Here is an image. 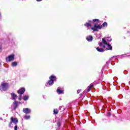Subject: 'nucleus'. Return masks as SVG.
<instances>
[{
  "instance_id": "nucleus-24",
  "label": "nucleus",
  "mask_w": 130,
  "mask_h": 130,
  "mask_svg": "<svg viewBox=\"0 0 130 130\" xmlns=\"http://www.w3.org/2000/svg\"><path fill=\"white\" fill-rule=\"evenodd\" d=\"M30 115H28V116L26 115L24 116V119H30Z\"/></svg>"
},
{
  "instance_id": "nucleus-39",
  "label": "nucleus",
  "mask_w": 130,
  "mask_h": 130,
  "mask_svg": "<svg viewBox=\"0 0 130 130\" xmlns=\"http://www.w3.org/2000/svg\"><path fill=\"white\" fill-rule=\"evenodd\" d=\"M121 86H122V87H123V86H125V85L124 84V83H122V84H121Z\"/></svg>"
},
{
  "instance_id": "nucleus-36",
  "label": "nucleus",
  "mask_w": 130,
  "mask_h": 130,
  "mask_svg": "<svg viewBox=\"0 0 130 130\" xmlns=\"http://www.w3.org/2000/svg\"><path fill=\"white\" fill-rule=\"evenodd\" d=\"M88 23H92V20H88Z\"/></svg>"
},
{
  "instance_id": "nucleus-5",
  "label": "nucleus",
  "mask_w": 130,
  "mask_h": 130,
  "mask_svg": "<svg viewBox=\"0 0 130 130\" xmlns=\"http://www.w3.org/2000/svg\"><path fill=\"white\" fill-rule=\"evenodd\" d=\"M14 59H15V55L14 54L10 55L6 58V60L7 62H10V61L14 60Z\"/></svg>"
},
{
  "instance_id": "nucleus-38",
  "label": "nucleus",
  "mask_w": 130,
  "mask_h": 130,
  "mask_svg": "<svg viewBox=\"0 0 130 130\" xmlns=\"http://www.w3.org/2000/svg\"><path fill=\"white\" fill-rule=\"evenodd\" d=\"M0 19H2V13L0 12Z\"/></svg>"
},
{
  "instance_id": "nucleus-2",
  "label": "nucleus",
  "mask_w": 130,
  "mask_h": 130,
  "mask_svg": "<svg viewBox=\"0 0 130 130\" xmlns=\"http://www.w3.org/2000/svg\"><path fill=\"white\" fill-rule=\"evenodd\" d=\"M56 80L57 78L54 75H51L49 77V80L47 81V82L45 84L46 87H51L52 85L54 84V82H56Z\"/></svg>"
},
{
  "instance_id": "nucleus-23",
  "label": "nucleus",
  "mask_w": 130,
  "mask_h": 130,
  "mask_svg": "<svg viewBox=\"0 0 130 130\" xmlns=\"http://www.w3.org/2000/svg\"><path fill=\"white\" fill-rule=\"evenodd\" d=\"M54 114H58V110L57 109H55L53 110Z\"/></svg>"
},
{
  "instance_id": "nucleus-35",
  "label": "nucleus",
  "mask_w": 130,
  "mask_h": 130,
  "mask_svg": "<svg viewBox=\"0 0 130 130\" xmlns=\"http://www.w3.org/2000/svg\"><path fill=\"white\" fill-rule=\"evenodd\" d=\"M103 71H104V68H102V69L101 70L102 74H103Z\"/></svg>"
},
{
  "instance_id": "nucleus-46",
  "label": "nucleus",
  "mask_w": 130,
  "mask_h": 130,
  "mask_svg": "<svg viewBox=\"0 0 130 130\" xmlns=\"http://www.w3.org/2000/svg\"><path fill=\"white\" fill-rule=\"evenodd\" d=\"M82 1H84V0H81Z\"/></svg>"
},
{
  "instance_id": "nucleus-17",
  "label": "nucleus",
  "mask_w": 130,
  "mask_h": 130,
  "mask_svg": "<svg viewBox=\"0 0 130 130\" xmlns=\"http://www.w3.org/2000/svg\"><path fill=\"white\" fill-rule=\"evenodd\" d=\"M84 26L87 28H89V27H91L92 25L89 22H86L85 24H84Z\"/></svg>"
},
{
  "instance_id": "nucleus-7",
  "label": "nucleus",
  "mask_w": 130,
  "mask_h": 130,
  "mask_svg": "<svg viewBox=\"0 0 130 130\" xmlns=\"http://www.w3.org/2000/svg\"><path fill=\"white\" fill-rule=\"evenodd\" d=\"M103 44L106 45L108 44V43H107V41L106 39L105 40V38H103L102 42H100L99 43V45L100 46V47H102V45H103Z\"/></svg>"
},
{
  "instance_id": "nucleus-25",
  "label": "nucleus",
  "mask_w": 130,
  "mask_h": 130,
  "mask_svg": "<svg viewBox=\"0 0 130 130\" xmlns=\"http://www.w3.org/2000/svg\"><path fill=\"white\" fill-rule=\"evenodd\" d=\"M110 63V61H107L106 63V65L105 66V68H107L108 67V64Z\"/></svg>"
},
{
  "instance_id": "nucleus-41",
  "label": "nucleus",
  "mask_w": 130,
  "mask_h": 130,
  "mask_svg": "<svg viewBox=\"0 0 130 130\" xmlns=\"http://www.w3.org/2000/svg\"><path fill=\"white\" fill-rule=\"evenodd\" d=\"M1 120H3V118H0Z\"/></svg>"
},
{
  "instance_id": "nucleus-22",
  "label": "nucleus",
  "mask_w": 130,
  "mask_h": 130,
  "mask_svg": "<svg viewBox=\"0 0 130 130\" xmlns=\"http://www.w3.org/2000/svg\"><path fill=\"white\" fill-rule=\"evenodd\" d=\"M106 40H107V42H111V41H112V39L109 37L106 38Z\"/></svg>"
},
{
  "instance_id": "nucleus-20",
  "label": "nucleus",
  "mask_w": 130,
  "mask_h": 130,
  "mask_svg": "<svg viewBox=\"0 0 130 130\" xmlns=\"http://www.w3.org/2000/svg\"><path fill=\"white\" fill-rule=\"evenodd\" d=\"M17 66H18V62L17 61L12 62V67H17Z\"/></svg>"
},
{
  "instance_id": "nucleus-15",
  "label": "nucleus",
  "mask_w": 130,
  "mask_h": 130,
  "mask_svg": "<svg viewBox=\"0 0 130 130\" xmlns=\"http://www.w3.org/2000/svg\"><path fill=\"white\" fill-rule=\"evenodd\" d=\"M97 51L99 52H104V49L100 47L96 48Z\"/></svg>"
},
{
  "instance_id": "nucleus-6",
  "label": "nucleus",
  "mask_w": 130,
  "mask_h": 130,
  "mask_svg": "<svg viewBox=\"0 0 130 130\" xmlns=\"http://www.w3.org/2000/svg\"><path fill=\"white\" fill-rule=\"evenodd\" d=\"M90 87H89V86H88L87 87V89H85L83 92V94H82V93H81L80 94V96H83V98L82 99L85 97V95H86V94H87V93H88V92H90Z\"/></svg>"
},
{
  "instance_id": "nucleus-13",
  "label": "nucleus",
  "mask_w": 130,
  "mask_h": 130,
  "mask_svg": "<svg viewBox=\"0 0 130 130\" xmlns=\"http://www.w3.org/2000/svg\"><path fill=\"white\" fill-rule=\"evenodd\" d=\"M18 104H19V102H17L16 101L13 103V104H14L13 109H14V110H16V109H17V108H18Z\"/></svg>"
},
{
  "instance_id": "nucleus-30",
  "label": "nucleus",
  "mask_w": 130,
  "mask_h": 130,
  "mask_svg": "<svg viewBox=\"0 0 130 130\" xmlns=\"http://www.w3.org/2000/svg\"><path fill=\"white\" fill-rule=\"evenodd\" d=\"M14 130H18V126L15 125L14 126Z\"/></svg>"
},
{
  "instance_id": "nucleus-18",
  "label": "nucleus",
  "mask_w": 130,
  "mask_h": 130,
  "mask_svg": "<svg viewBox=\"0 0 130 130\" xmlns=\"http://www.w3.org/2000/svg\"><path fill=\"white\" fill-rule=\"evenodd\" d=\"M22 99H23V100H24V101H27V100H28V99H29V96L24 95V96H23Z\"/></svg>"
},
{
  "instance_id": "nucleus-10",
  "label": "nucleus",
  "mask_w": 130,
  "mask_h": 130,
  "mask_svg": "<svg viewBox=\"0 0 130 130\" xmlns=\"http://www.w3.org/2000/svg\"><path fill=\"white\" fill-rule=\"evenodd\" d=\"M11 96L12 97V98L11 99L12 100H14L15 101H16V99H17V98L18 97L17 94H16L14 92H12V93H11Z\"/></svg>"
},
{
  "instance_id": "nucleus-33",
  "label": "nucleus",
  "mask_w": 130,
  "mask_h": 130,
  "mask_svg": "<svg viewBox=\"0 0 130 130\" xmlns=\"http://www.w3.org/2000/svg\"><path fill=\"white\" fill-rule=\"evenodd\" d=\"M123 73L124 74V75H126V74H127V71H125L123 72Z\"/></svg>"
},
{
  "instance_id": "nucleus-31",
  "label": "nucleus",
  "mask_w": 130,
  "mask_h": 130,
  "mask_svg": "<svg viewBox=\"0 0 130 130\" xmlns=\"http://www.w3.org/2000/svg\"><path fill=\"white\" fill-rule=\"evenodd\" d=\"M107 115L108 116H111V113L108 112Z\"/></svg>"
},
{
  "instance_id": "nucleus-9",
  "label": "nucleus",
  "mask_w": 130,
  "mask_h": 130,
  "mask_svg": "<svg viewBox=\"0 0 130 130\" xmlns=\"http://www.w3.org/2000/svg\"><path fill=\"white\" fill-rule=\"evenodd\" d=\"M18 94L23 95L25 93V88L22 87L17 91Z\"/></svg>"
},
{
  "instance_id": "nucleus-44",
  "label": "nucleus",
  "mask_w": 130,
  "mask_h": 130,
  "mask_svg": "<svg viewBox=\"0 0 130 130\" xmlns=\"http://www.w3.org/2000/svg\"><path fill=\"white\" fill-rule=\"evenodd\" d=\"M111 64H112V66H113V64H112V63H111Z\"/></svg>"
},
{
  "instance_id": "nucleus-29",
  "label": "nucleus",
  "mask_w": 130,
  "mask_h": 130,
  "mask_svg": "<svg viewBox=\"0 0 130 130\" xmlns=\"http://www.w3.org/2000/svg\"><path fill=\"white\" fill-rule=\"evenodd\" d=\"M81 91H82V90L78 89L77 91V94H80V93H81Z\"/></svg>"
},
{
  "instance_id": "nucleus-40",
  "label": "nucleus",
  "mask_w": 130,
  "mask_h": 130,
  "mask_svg": "<svg viewBox=\"0 0 130 130\" xmlns=\"http://www.w3.org/2000/svg\"><path fill=\"white\" fill-rule=\"evenodd\" d=\"M37 1V2H41V1H42V0H36Z\"/></svg>"
},
{
  "instance_id": "nucleus-4",
  "label": "nucleus",
  "mask_w": 130,
  "mask_h": 130,
  "mask_svg": "<svg viewBox=\"0 0 130 130\" xmlns=\"http://www.w3.org/2000/svg\"><path fill=\"white\" fill-rule=\"evenodd\" d=\"M9 89V84L7 83H4L1 84L0 86V90L1 91H7Z\"/></svg>"
},
{
  "instance_id": "nucleus-8",
  "label": "nucleus",
  "mask_w": 130,
  "mask_h": 130,
  "mask_svg": "<svg viewBox=\"0 0 130 130\" xmlns=\"http://www.w3.org/2000/svg\"><path fill=\"white\" fill-rule=\"evenodd\" d=\"M23 112L25 114H29V113H31V109L28 108H24L23 109Z\"/></svg>"
},
{
  "instance_id": "nucleus-21",
  "label": "nucleus",
  "mask_w": 130,
  "mask_h": 130,
  "mask_svg": "<svg viewBox=\"0 0 130 130\" xmlns=\"http://www.w3.org/2000/svg\"><path fill=\"white\" fill-rule=\"evenodd\" d=\"M61 126V121H58L57 122V126H58V127H60Z\"/></svg>"
},
{
  "instance_id": "nucleus-32",
  "label": "nucleus",
  "mask_w": 130,
  "mask_h": 130,
  "mask_svg": "<svg viewBox=\"0 0 130 130\" xmlns=\"http://www.w3.org/2000/svg\"><path fill=\"white\" fill-rule=\"evenodd\" d=\"M105 45H106L103 44L102 47L103 48H106V46Z\"/></svg>"
},
{
  "instance_id": "nucleus-12",
  "label": "nucleus",
  "mask_w": 130,
  "mask_h": 130,
  "mask_svg": "<svg viewBox=\"0 0 130 130\" xmlns=\"http://www.w3.org/2000/svg\"><path fill=\"white\" fill-rule=\"evenodd\" d=\"M86 39L88 42H92L93 41V37L92 36H88Z\"/></svg>"
},
{
  "instance_id": "nucleus-11",
  "label": "nucleus",
  "mask_w": 130,
  "mask_h": 130,
  "mask_svg": "<svg viewBox=\"0 0 130 130\" xmlns=\"http://www.w3.org/2000/svg\"><path fill=\"white\" fill-rule=\"evenodd\" d=\"M56 92L57 94H58V95H61L62 94H64V91H63V90H61L60 88H59V87L57 88V89L56 90Z\"/></svg>"
},
{
  "instance_id": "nucleus-34",
  "label": "nucleus",
  "mask_w": 130,
  "mask_h": 130,
  "mask_svg": "<svg viewBox=\"0 0 130 130\" xmlns=\"http://www.w3.org/2000/svg\"><path fill=\"white\" fill-rule=\"evenodd\" d=\"M3 48V47H2L1 45H0V52H2V49Z\"/></svg>"
},
{
  "instance_id": "nucleus-3",
  "label": "nucleus",
  "mask_w": 130,
  "mask_h": 130,
  "mask_svg": "<svg viewBox=\"0 0 130 130\" xmlns=\"http://www.w3.org/2000/svg\"><path fill=\"white\" fill-rule=\"evenodd\" d=\"M18 122L19 120H18V118H14V117H12L11 118V121L9 124V127L12 128L13 127V126L12 125V124H13V123H14L15 125H17V123H18Z\"/></svg>"
},
{
  "instance_id": "nucleus-16",
  "label": "nucleus",
  "mask_w": 130,
  "mask_h": 130,
  "mask_svg": "<svg viewBox=\"0 0 130 130\" xmlns=\"http://www.w3.org/2000/svg\"><path fill=\"white\" fill-rule=\"evenodd\" d=\"M107 46H108V48H106V50H112V46L110 44H108Z\"/></svg>"
},
{
  "instance_id": "nucleus-27",
  "label": "nucleus",
  "mask_w": 130,
  "mask_h": 130,
  "mask_svg": "<svg viewBox=\"0 0 130 130\" xmlns=\"http://www.w3.org/2000/svg\"><path fill=\"white\" fill-rule=\"evenodd\" d=\"M18 99L19 100H20L21 101V100H22V94H20L19 97H18Z\"/></svg>"
},
{
  "instance_id": "nucleus-42",
  "label": "nucleus",
  "mask_w": 130,
  "mask_h": 130,
  "mask_svg": "<svg viewBox=\"0 0 130 130\" xmlns=\"http://www.w3.org/2000/svg\"><path fill=\"white\" fill-rule=\"evenodd\" d=\"M1 66H2V63H1V62H0V67H1Z\"/></svg>"
},
{
  "instance_id": "nucleus-1",
  "label": "nucleus",
  "mask_w": 130,
  "mask_h": 130,
  "mask_svg": "<svg viewBox=\"0 0 130 130\" xmlns=\"http://www.w3.org/2000/svg\"><path fill=\"white\" fill-rule=\"evenodd\" d=\"M92 23H94L93 27H91V30L95 32H98V29H102V26H101V24H100V20L99 19H94L92 20Z\"/></svg>"
},
{
  "instance_id": "nucleus-19",
  "label": "nucleus",
  "mask_w": 130,
  "mask_h": 130,
  "mask_svg": "<svg viewBox=\"0 0 130 130\" xmlns=\"http://www.w3.org/2000/svg\"><path fill=\"white\" fill-rule=\"evenodd\" d=\"M107 25H108L107 22H104L103 23V24L101 26H102V27H104V28H105V27H107Z\"/></svg>"
},
{
  "instance_id": "nucleus-43",
  "label": "nucleus",
  "mask_w": 130,
  "mask_h": 130,
  "mask_svg": "<svg viewBox=\"0 0 130 130\" xmlns=\"http://www.w3.org/2000/svg\"><path fill=\"white\" fill-rule=\"evenodd\" d=\"M124 39H125V37H124Z\"/></svg>"
},
{
  "instance_id": "nucleus-37",
  "label": "nucleus",
  "mask_w": 130,
  "mask_h": 130,
  "mask_svg": "<svg viewBox=\"0 0 130 130\" xmlns=\"http://www.w3.org/2000/svg\"><path fill=\"white\" fill-rule=\"evenodd\" d=\"M43 97L44 99H46V96L43 95Z\"/></svg>"
},
{
  "instance_id": "nucleus-28",
  "label": "nucleus",
  "mask_w": 130,
  "mask_h": 130,
  "mask_svg": "<svg viewBox=\"0 0 130 130\" xmlns=\"http://www.w3.org/2000/svg\"><path fill=\"white\" fill-rule=\"evenodd\" d=\"M94 85L93 84V83H91L90 84V85L88 86L89 87H90V89H91V88H93Z\"/></svg>"
},
{
  "instance_id": "nucleus-26",
  "label": "nucleus",
  "mask_w": 130,
  "mask_h": 130,
  "mask_svg": "<svg viewBox=\"0 0 130 130\" xmlns=\"http://www.w3.org/2000/svg\"><path fill=\"white\" fill-rule=\"evenodd\" d=\"M58 118H59L58 121L61 122V120H62V116H59Z\"/></svg>"
},
{
  "instance_id": "nucleus-14",
  "label": "nucleus",
  "mask_w": 130,
  "mask_h": 130,
  "mask_svg": "<svg viewBox=\"0 0 130 130\" xmlns=\"http://www.w3.org/2000/svg\"><path fill=\"white\" fill-rule=\"evenodd\" d=\"M125 56H126V54H122L119 56H115L113 57H118V58L120 57V58H122V57H125ZM113 57H112V59L113 58Z\"/></svg>"
},
{
  "instance_id": "nucleus-45",
  "label": "nucleus",
  "mask_w": 130,
  "mask_h": 130,
  "mask_svg": "<svg viewBox=\"0 0 130 130\" xmlns=\"http://www.w3.org/2000/svg\"><path fill=\"white\" fill-rule=\"evenodd\" d=\"M81 99V97H79V99Z\"/></svg>"
}]
</instances>
